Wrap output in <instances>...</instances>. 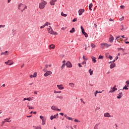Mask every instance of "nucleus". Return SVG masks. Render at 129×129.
I'll use <instances>...</instances> for the list:
<instances>
[{
    "label": "nucleus",
    "mask_w": 129,
    "mask_h": 129,
    "mask_svg": "<svg viewBox=\"0 0 129 129\" xmlns=\"http://www.w3.org/2000/svg\"><path fill=\"white\" fill-rule=\"evenodd\" d=\"M46 30L48 33L50 34V35H57V32L54 31L51 26L47 27Z\"/></svg>",
    "instance_id": "obj_1"
},
{
    "label": "nucleus",
    "mask_w": 129,
    "mask_h": 129,
    "mask_svg": "<svg viewBox=\"0 0 129 129\" xmlns=\"http://www.w3.org/2000/svg\"><path fill=\"white\" fill-rule=\"evenodd\" d=\"M46 5H47V2L46 1H42L40 3H39L40 10H43V9H45Z\"/></svg>",
    "instance_id": "obj_2"
},
{
    "label": "nucleus",
    "mask_w": 129,
    "mask_h": 129,
    "mask_svg": "<svg viewBox=\"0 0 129 129\" xmlns=\"http://www.w3.org/2000/svg\"><path fill=\"white\" fill-rule=\"evenodd\" d=\"M26 100H28V101H32V100H34V98L32 96L29 97L28 98H24L22 100V101H26Z\"/></svg>",
    "instance_id": "obj_3"
},
{
    "label": "nucleus",
    "mask_w": 129,
    "mask_h": 129,
    "mask_svg": "<svg viewBox=\"0 0 129 129\" xmlns=\"http://www.w3.org/2000/svg\"><path fill=\"white\" fill-rule=\"evenodd\" d=\"M11 119V118H6L4 119V121H2V126H3V125H4V124H5V123L6 122H11V121H12V120H10Z\"/></svg>",
    "instance_id": "obj_4"
},
{
    "label": "nucleus",
    "mask_w": 129,
    "mask_h": 129,
    "mask_svg": "<svg viewBox=\"0 0 129 129\" xmlns=\"http://www.w3.org/2000/svg\"><path fill=\"white\" fill-rule=\"evenodd\" d=\"M111 89L112 90H110L109 91V93H111L112 92H114V91H116V90H117V88H116V85H114L113 88H111Z\"/></svg>",
    "instance_id": "obj_5"
},
{
    "label": "nucleus",
    "mask_w": 129,
    "mask_h": 129,
    "mask_svg": "<svg viewBox=\"0 0 129 129\" xmlns=\"http://www.w3.org/2000/svg\"><path fill=\"white\" fill-rule=\"evenodd\" d=\"M52 74V72L51 71H47L44 74V77H47V76H49V75H51Z\"/></svg>",
    "instance_id": "obj_6"
},
{
    "label": "nucleus",
    "mask_w": 129,
    "mask_h": 129,
    "mask_svg": "<svg viewBox=\"0 0 129 129\" xmlns=\"http://www.w3.org/2000/svg\"><path fill=\"white\" fill-rule=\"evenodd\" d=\"M5 63L6 64V65H13V64H14V61L10 59L7 61H6Z\"/></svg>",
    "instance_id": "obj_7"
},
{
    "label": "nucleus",
    "mask_w": 129,
    "mask_h": 129,
    "mask_svg": "<svg viewBox=\"0 0 129 129\" xmlns=\"http://www.w3.org/2000/svg\"><path fill=\"white\" fill-rule=\"evenodd\" d=\"M114 40V38L113 37V36L112 35H110L108 42H109V43H113Z\"/></svg>",
    "instance_id": "obj_8"
},
{
    "label": "nucleus",
    "mask_w": 129,
    "mask_h": 129,
    "mask_svg": "<svg viewBox=\"0 0 129 129\" xmlns=\"http://www.w3.org/2000/svg\"><path fill=\"white\" fill-rule=\"evenodd\" d=\"M23 8H24V4H23L22 3H21L18 5V10L21 11V12H22V10H23Z\"/></svg>",
    "instance_id": "obj_9"
},
{
    "label": "nucleus",
    "mask_w": 129,
    "mask_h": 129,
    "mask_svg": "<svg viewBox=\"0 0 129 129\" xmlns=\"http://www.w3.org/2000/svg\"><path fill=\"white\" fill-rule=\"evenodd\" d=\"M101 45L103 46V47H105V48H108V47H110V46H111V44H108L106 43H102Z\"/></svg>",
    "instance_id": "obj_10"
},
{
    "label": "nucleus",
    "mask_w": 129,
    "mask_h": 129,
    "mask_svg": "<svg viewBox=\"0 0 129 129\" xmlns=\"http://www.w3.org/2000/svg\"><path fill=\"white\" fill-rule=\"evenodd\" d=\"M57 87L59 90H63V89H64V87L62 84L57 85Z\"/></svg>",
    "instance_id": "obj_11"
},
{
    "label": "nucleus",
    "mask_w": 129,
    "mask_h": 129,
    "mask_svg": "<svg viewBox=\"0 0 129 129\" xmlns=\"http://www.w3.org/2000/svg\"><path fill=\"white\" fill-rule=\"evenodd\" d=\"M66 66L68 68H71L72 67V64L70 61H67L66 63Z\"/></svg>",
    "instance_id": "obj_12"
},
{
    "label": "nucleus",
    "mask_w": 129,
    "mask_h": 129,
    "mask_svg": "<svg viewBox=\"0 0 129 129\" xmlns=\"http://www.w3.org/2000/svg\"><path fill=\"white\" fill-rule=\"evenodd\" d=\"M51 109L52 110H57V111H61L60 109L57 108V107L55 106H51Z\"/></svg>",
    "instance_id": "obj_13"
},
{
    "label": "nucleus",
    "mask_w": 129,
    "mask_h": 129,
    "mask_svg": "<svg viewBox=\"0 0 129 129\" xmlns=\"http://www.w3.org/2000/svg\"><path fill=\"white\" fill-rule=\"evenodd\" d=\"M49 50H52V49H55V45L54 44H51L48 45Z\"/></svg>",
    "instance_id": "obj_14"
},
{
    "label": "nucleus",
    "mask_w": 129,
    "mask_h": 129,
    "mask_svg": "<svg viewBox=\"0 0 129 129\" xmlns=\"http://www.w3.org/2000/svg\"><path fill=\"white\" fill-rule=\"evenodd\" d=\"M115 41H117L118 43H120V41H122V39L120 38V36H118L116 38Z\"/></svg>",
    "instance_id": "obj_15"
},
{
    "label": "nucleus",
    "mask_w": 129,
    "mask_h": 129,
    "mask_svg": "<svg viewBox=\"0 0 129 129\" xmlns=\"http://www.w3.org/2000/svg\"><path fill=\"white\" fill-rule=\"evenodd\" d=\"M122 96H123V94H122V92H121L117 95V99H120Z\"/></svg>",
    "instance_id": "obj_16"
},
{
    "label": "nucleus",
    "mask_w": 129,
    "mask_h": 129,
    "mask_svg": "<svg viewBox=\"0 0 129 129\" xmlns=\"http://www.w3.org/2000/svg\"><path fill=\"white\" fill-rule=\"evenodd\" d=\"M104 117H111V115L108 112H106L104 113Z\"/></svg>",
    "instance_id": "obj_17"
},
{
    "label": "nucleus",
    "mask_w": 129,
    "mask_h": 129,
    "mask_svg": "<svg viewBox=\"0 0 129 129\" xmlns=\"http://www.w3.org/2000/svg\"><path fill=\"white\" fill-rule=\"evenodd\" d=\"M85 12V10L84 9H80L79 10V15L81 16L83 13Z\"/></svg>",
    "instance_id": "obj_18"
},
{
    "label": "nucleus",
    "mask_w": 129,
    "mask_h": 129,
    "mask_svg": "<svg viewBox=\"0 0 129 129\" xmlns=\"http://www.w3.org/2000/svg\"><path fill=\"white\" fill-rule=\"evenodd\" d=\"M10 54V52L8 51H6L4 52H2L1 55H5V56H8Z\"/></svg>",
    "instance_id": "obj_19"
},
{
    "label": "nucleus",
    "mask_w": 129,
    "mask_h": 129,
    "mask_svg": "<svg viewBox=\"0 0 129 129\" xmlns=\"http://www.w3.org/2000/svg\"><path fill=\"white\" fill-rule=\"evenodd\" d=\"M27 9H28V6L24 5L23 9L21 10V13H23L24 11H25V10H27Z\"/></svg>",
    "instance_id": "obj_20"
},
{
    "label": "nucleus",
    "mask_w": 129,
    "mask_h": 129,
    "mask_svg": "<svg viewBox=\"0 0 129 129\" xmlns=\"http://www.w3.org/2000/svg\"><path fill=\"white\" fill-rule=\"evenodd\" d=\"M69 86H70V87H71L72 88H74V87H75V84L73 83H70L69 84Z\"/></svg>",
    "instance_id": "obj_21"
},
{
    "label": "nucleus",
    "mask_w": 129,
    "mask_h": 129,
    "mask_svg": "<svg viewBox=\"0 0 129 129\" xmlns=\"http://www.w3.org/2000/svg\"><path fill=\"white\" fill-rule=\"evenodd\" d=\"M37 76V72H35L34 73V75H30V78H36V77Z\"/></svg>",
    "instance_id": "obj_22"
},
{
    "label": "nucleus",
    "mask_w": 129,
    "mask_h": 129,
    "mask_svg": "<svg viewBox=\"0 0 129 129\" xmlns=\"http://www.w3.org/2000/svg\"><path fill=\"white\" fill-rule=\"evenodd\" d=\"M115 67V63H111V64L110 65V69H112L113 68H114V67Z\"/></svg>",
    "instance_id": "obj_23"
},
{
    "label": "nucleus",
    "mask_w": 129,
    "mask_h": 129,
    "mask_svg": "<svg viewBox=\"0 0 129 129\" xmlns=\"http://www.w3.org/2000/svg\"><path fill=\"white\" fill-rule=\"evenodd\" d=\"M91 59H92L93 63H96V57L92 56H91Z\"/></svg>",
    "instance_id": "obj_24"
},
{
    "label": "nucleus",
    "mask_w": 129,
    "mask_h": 129,
    "mask_svg": "<svg viewBox=\"0 0 129 129\" xmlns=\"http://www.w3.org/2000/svg\"><path fill=\"white\" fill-rule=\"evenodd\" d=\"M92 7H93V5L92 4V3H91L89 6V9L90 11H92Z\"/></svg>",
    "instance_id": "obj_25"
},
{
    "label": "nucleus",
    "mask_w": 129,
    "mask_h": 129,
    "mask_svg": "<svg viewBox=\"0 0 129 129\" xmlns=\"http://www.w3.org/2000/svg\"><path fill=\"white\" fill-rule=\"evenodd\" d=\"M54 118H57V117L55 115H51L50 116L51 120H53V119H54Z\"/></svg>",
    "instance_id": "obj_26"
},
{
    "label": "nucleus",
    "mask_w": 129,
    "mask_h": 129,
    "mask_svg": "<svg viewBox=\"0 0 129 129\" xmlns=\"http://www.w3.org/2000/svg\"><path fill=\"white\" fill-rule=\"evenodd\" d=\"M49 4L51 6H55L54 2H53L52 0L50 1Z\"/></svg>",
    "instance_id": "obj_27"
},
{
    "label": "nucleus",
    "mask_w": 129,
    "mask_h": 129,
    "mask_svg": "<svg viewBox=\"0 0 129 129\" xmlns=\"http://www.w3.org/2000/svg\"><path fill=\"white\" fill-rule=\"evenodd\" d=\"M81 29L82 34H84V33H85V30H84V29H83V27L81 26Z\"/></svg>",
    "instance_id": "obj_28"
},
{
    "label": "nucleus",
    "mask_w": 129,
    "mask_h": 129,
    "mask_svg": "<svg viewBox=\"0 0 129 129\" xmlns=\"http://www.w3.org/2000/svg\"><path fill=\"white\" fill-rule=\"evenodd\" d=\"M89 74L90 75H92L93 74V71H92L91 70V69H90L89 70Z\"/></svg>",
    "instance_id": "obj_29"
},
{
    "label": "nucleus",
    "mask_w": 129,
    "mask_h": 129,
    "mask_svg": "<svg viewBox=\"0 0 129 129\" xmlns=\"http://www.w3.org/2000/svg\"><path fill=\"white\" fill-rule=\"evenodd\" d=\"M128 85H126L123 88V89H125L126 90H127L128 89Z\"/></svg>",
    "instance_id": "obj_30"
},
{
    "label": "nucleus",
    "mask_w": 129,
    "mask_h": 129,
    "mask_svg": "<svg viewBox=\"0 0 129 129\" xmlns=\"http://www.w3.org/2000/svg\"><path fill=\"white\" fill-rule=\"evenodd\" d=\"M65 66H66V64L63 63V64L61 67V70H63V69H64V68H65Z\"/></svg>",
    "instance_id": "obj_31"
},
{
    "label": "nucleus",
    "mask_w": 129,
    "mask_h": 129,
    "mask_svg": "<svg viewBox=\"0 0 129 129\" xmlns=\"http://www.w3.org/2000/svg\"><path fill=\"white\" fill-rule=\"evenodd\" d=\"M45 27L48 26L49 25H51V23H49L48 22H46L44 24Z\"/></svg>",
    "instance_id": "obj_32"
},
{
    "label": "nucleus",
    "mask_w": 129,
    "mask_h": 129,
    "mask_svg": "<svg viewBox=\"0 0 129 129\" xmlns=\"http://www.w3.org/2000/svg\"><path fill=\"white\" fill-rule=\"evenodd\" d=\"M83 59L84 60V61H87V60H88V58L85 57V55H83Z\"/></svg>",
    "instance_id": "obj_33"
},
{
    "label": "nucleus",
    "mask_w": 129,
    "mask_h": 129,
    "mask_svg": "<svg viewBox=\"0 0 129 129\" xmlns=\"http://www.w3.org/2000/svg\"><path fill=\"white\" fill-rule=\"evenodd\" d=\"M105 56H106V58H109V57H110V55H109V53H106L105 54Z\"/></svg>",
    "instance_id": "obj_34"
},
{
    "label": "nucleus",
    "mask_w": 129,
    "mask_h": 129,
    "mask_svg": "<svg viewBox=\"0 0 129 129\" xmlns=\"http://www.w3.org/2000/svg\"><path fill=\"white\" fill-rule=\"evenodd\" d=\"M75 32V29L74 28H73L72 30H70V33H74Z\"/></svg>",
    "instance_id": "obj_35"
},
{
    "label": "nucleus",
    "mask_w": 129,
    "mask_h": 129,
    "mask_svg": "<svg viewBox=\"0 0 129 129\" xmlns=\"http://www.w3.org/2000/svg\"><path fill=\"white\" fill-rule=\"evenodd\" d=\"M61 16H62V17H67V15L64 14L63 12L61 13Z\"/></svg>",
    "instance_id": "obj_36"
},
{
    "label": "nucleus",
    "mask_w": 129,
    "mask_h": 129,
    "mask_svg": "<svg viewBox=\"0 0 129 129\" xmlns=\"http://www.w3.org/2000/svg\"><path fill=\"white\" fill-rule=\"evenodd\" d=\"M83 34L84 35V36L86 38H87L88 37V34H87V33L86 32H84V34Z\"/></svg>",
    "instance_id": "obj_37"
},
{
    "label": "nucleus",
    "mask_w": 129,
    "mask_h": 129,
    "mask_svg": "<svg viewBox=\"0 0 129 129\" xmlns=\"http://www.w3.org/2000/svg\"><path fill=\"white\" fill-rule=\"evenodd\" d=\"M61 91H56V90H54V93H55V94H57V93H61Z\"/></svg>",
    "instance_id": "obj_38"
},
{
    "label": "nucleus",
    "mask_w": 129,
    "mask_h": 129,
    "mask_svg": "<svg viewBox=\"0 0 129 129\" xmlns=\"http://www.w3.org/2000/svg\"><path fill=\"white\" fill-rule=\"evenodd\" d=\"M124 20V17L122 16L121 18H119V21L121 22V21H123Z\"/></svg>",
    "instance_id": "obj_39"
},
{
    "label": "nucleus",
    "mask_w": 129,
    "mask_h": 129,
    "mask_svg": "<svg viewBox=\"0 0 129 129\" xmlns=\"http://www.w3.org/2000/svg\"><path fill=\"white\" fill-rule=\"evenodd\" d=\"M40 117L41 120H42V121L45 120V117H44L43 116H40Z\"/></svg>",
    "instance_id": "obj_40"
},
{
    "label": "nucleus",
    "mask_w": 129,
    "mask_h": 129,
    "mask_svg": "<svg viewBox=\"0 0 129 129\" xmlns=\"http://www.w3.org/2000/svg\"><path fill=\"white\" fill-rule=\"evenodd\" d=\"M56 98H59L60 99H63V97L62 96H57Z\"/></svg>",
    "instance_id": "obj_41"
},
{
    "label": "nucleus",
    "mask_w": 129,
    "mask_h": 129,
    "mask_svg": "<svg viewBox=\"0 0 129 129\" xmlns=\"http://www.w3.org/2000/svg\"><path fill=\"white\" fill-rule=\"evenodd\" d=\"M27 107H28L29 109H34V107H31L27 105Z\"/></svg>",
    "instance_id": "obj_42"
},
{
    "label": "nucleus",
    "mask_w": 129,
    "mask_h": 129,
    "mask_svg": "<svg viewBox=\"0 0 129 129\" xmlns=\"http://www.w3.org/2000/svg\"><path fill=\"white\" fill-rule=\"evenodd\" d=\"M91 47H92V48H95V47H96V45H95V44H93L92 43Z\"/></svg>",
    "instance_id": "obj_43"
},
{
    "label": "nucleus",
    "mask_w": 129,
    "mask_h": 129,
    "mask_svg": "<svg viewBox=\"0 0 129 129\" xmlns=\"http://www.w3.org/2000/svg\"><path fill=\"white\" fill-rule=\"evenodd\" d=\"M98 59H103V56L102 55H99Z\"/></svg>",
    "instance_id": "obj_44"
},
{
    "label": "nucleus",
    "mask_w": 129,
    "mask_h": 129,
    "mask_svg": "<svg viewBox=\"0 0 129 129\" xmlns=\"http://www.w3.org/2000/svg\"><path fill=\"white\" fill-rule=\"evenodd\" d=\"M46 124V122L45 121V120H43L42 122V125H44Z\"/></svg>",
    "instance_id": "obj_45"
},
{
    "label": "nucleus",
    "mask_w": 129,
    "mask_h": 129,
    "mask_svg": "<svg viewBox=\"0 0 129 129\" xmlns=\"http://www.w3.org/2000/svg\"><path fill=\"white\" fill-rule=\"evenodd\" d=\"M67 29V27L61 28V30H62V31H65Z\"/></svg>",
    "instance_id": "obj_46"
},
{
    "label": "nucleus",
    "mask_w": 129,
    "mask_h": 129,
    "mask_svg": "<svg viewBox=\"0 0 129 129\" xmlns=\"http://www.w3.org/2000/svg\"><path fill=\"white\" fill-rule=\"evenodd\" d=\"M16 32L17 31H16V30H15V29L12 30V33H13L14 34H16Z\"/></svg>",
    "instance_id": "obj_47"
},
{
    "label": "nucleus",
    "mask_w": 129,
    "mask_h": 129,
    "mask_svg": "<svg viewBox=\"0 0 129 129\" xmlns=\"http://www.w3.org/2000/svg\"><path fill=\"white\" fill-rule=\"evenodd\" d=\"M80 100H81V102H83V103L84 104H85V102H84V101H83V99H81Z\"/></svg>",
    "instance_id": "obj_48"
},
{
    "label": "nucleus",
    "mask_w": 129,
    "mask_h": 129,
    "mask_svg": "<svg viewBox=\"0 0 129 129\" xmlns=\"http://www.w3.org/2000/svg\"><path fill=\"white\" fill-rule=\"evenodd\" d=\"M68 119H69V120H73V118L70 117H68Z\"/></svg>",
    "instance_id": "obj_49"
},
{
    "label": "nucleus",
    "mask_w": 129,
    "mask_h": 129,
    "mask_svg": "<svg viewBox=\"0 0 129 129\" xmlns=\"http://www.w3.org/2000/svg\"><path fill=\"white\" fill-rule=\"evenodd\" d=\"M77 18H75L74 20H73V22H77Z\"/></svg>",
    "instance_id": "obj_50"
},
{
    "label": "nucleus",
    "mask_w": 129,
    "mask_h": 129,
    "mask_svg": "<svg viewBox=\"0 0 129 129\" xmlns=\"http://www.w3.org/2000/svg\"><path fill=\"white\" fill-rule=\"evenodd\" d=\"M5 27H6L5 25H0V29L1 28H5Z\"/></svg>",
    "instance_id": "obj_51"
},
{
    "label": "nucleus",
    "mask_w": 129,
    "mask_h": 129,
    "mask_svg": "<svg viewBox=\"0 0 129 129\" xmlns=\"http://www.w3.org/2000/svg\"><path fill=\"white\" fill-rule=\"evenodd\" d=\"M45 27H46V26H45V25L44 24L43 25H42L40 27V29H44V28H45Z\"/></svg>",
    "instance_id": "obj_52"
},
{
    "label": "nucleus",
    "mask_w": 129,
    "mask_h": 129,
    "mask_svg": "<svg viewBox=\"0 0 129 129\" xmlns=\"http://www.w3.org/2000/svg\"><path fill=\"white\" fill-rule=\"evenodd\" d=\"M112 58H113L112 56L110 55V56L109 57L108 59H110V60H112Z\"/></svg>",
    "instance_id": "obj_53"
},
{
    "label": "nucleus",
    "mask_w": 129,
    "mask_h": 129,
    "mask_svg": "<svg viewBox=\"0 0 129 129\" xmlns=\"http://www.w3.org/2000/svg\"><path fill=\"white\" fill-rule=\"evenodd\" d=\"M120 9H121L122 10H123V9H124V6H120Z\"/></svg>",
    "instance_id": "obj_54"
},
{
    "label": "nucleus",
    "mask_w": 129,
    "mask_h": 129,
    "mask_svg": "<svg viewBox=\"0 0 129 129\" xmlns=\"http://www.w3.org/2000/svg\"><path fill=\"white\" fill-rule=\"evenodd\" d=\"M97 93H98V91H96L95 92V96H96V94H97Z\"/></svg>",
    "instance_id": "obj_55"
},
{
    "label": "nucleus",
    "mask_w": 129,
    "mask_h": 129,
    "mask_svg": "<svg viewBox=\"0 0 129 129\" xmlns=\"http://www.w3.org/2000/svg\"><path fill=\"white\" fill-rule=\"evenodd\" d=\"M125 83L127 85H128V84H129V80L126 81Z\"/></svg>",
    "instance_id": "obj_56"
},
{
    "label": "nucleus",
    "mask_w": 129,
    "mask_h": 129,
    "mask_svg": "<svg viewBox=\"0 0 129 129\" xmlns=\"http://www.w3.org/2000/svg\"><path fill=\"white\" fill-rule=\"evenodd\" d=\"M121 27H122V28L121 29V30L122 31H124V28H123V26L122 25Z\"/></svg>",
    "instance_id": "obj_57"
},
{
    "label": "nucleus",
    "mask_w": 129,
    "mask_h": 129,
    "mask_svg": "<svg viewBox=\"0 0 129 129\" xmlns=\"http://www.w3.org/2000/svg\"><path fill=\"white\" fill-rule=\"evenodd\" d=\"M64 117H66V118H67V119H68V115H67V114H65L64 115Z\"/></svg>",
    "instance_id": "obj_58"
},
{
    "label": "nucleus",
    "mask_w": 129,
    "mask_h": 129,
    "mask_svg": "<svg viewBox=\"0 0 129 129\" xmlns=\"http://www.w3.org/2000/svg\"><path fill=\"white\" fill-rule=\"evenodd\" d=\"M84 64H86V61H84L82 62V64H83V65H84Z\"/></svg>",
    "instance_id": "obj_59"
},
{
    "label": "nucleus",
    "mask_w": 129,
    "mask_h": 129,
    "mask_svg": "<svg viewBox=\"0 0 129 129\" xmlns=\"http://www.w3.org/2000/svg\"><path fill=\"white\" fill-rule=\"evenodd\" d=\"M75 121L76 122H79V120H77V119H75Z\"/></svg>",
    "instance_id": "obj_60"
},
{
    "label": "nucleus",
    "mask_w": 129,
    "mask_h": 129,
    "mask_svg": "<svg viewBox=\"0 0 129 129\" xmlns=\"http://www.w3.org/2000/svg\"><path fill=\"white\" fill-rule=\"evenodd\" d=\"M48 64H45V69H46V68H48Z\"/></svg>",
    "instance_id": "obj_61"
},
{
    "label": "nucleus",
    "mask_w": 129,
    "mask_h": 129,
    "mask_svg": "<svg viewBox=\"0 0 129 129\" xmlns=\"http://www.w3.org/2000/svg\"><path fill=\"white\" fill-rule=\"evenodd\" d=\"M34 94H38V92H37V91H35L34 92Z\"/></svg>",
    "instance_id": "obj_62"
},
{
    "label": "nucleus",
    "mask_w": 129,
    "mask_h": 129,
    "mask_svg": "<svg viewBox=\"0 0 129 129\" xmlns=\"http://www.w3.org/2000/svg\"><path fill=\"white\" fill-rule=\"evenodd\" d=\"M59 114L60 115H62V116H63V115H64V113H60Z\"/></svg>",
    "instance_id": "obj_63"
},
{
    "label": "nucleus",
    "mask_w": 129,
    "mask_h": 129,
    "mask_svg": "<svg viewBox=\"0 0 129 129\" xmlns=\"http://www.w3.org/2000/svg\"><path fill=\"white\" fill-rule=\"evenodd\" d=\"M78 65H79V67H80V68L82 67V66H81V64L80 63H79Z\"/></svg>",
    "instance_id": "obj_64"
}]
</instances>
